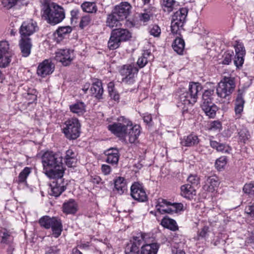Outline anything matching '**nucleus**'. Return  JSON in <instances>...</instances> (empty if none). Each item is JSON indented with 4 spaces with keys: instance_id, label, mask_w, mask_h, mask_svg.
<instances>
[{
    "instance_id": "obj_36",
    "label": "nucleus",
    "mask_w": 254,
    "mask_h": 254,
    "mask_svg": "<svg viewBox=\"0 0 254 254\" xmlns=\"http://www.w3.org/2000/svg\"><path fill=\"white\" fill-rule=\"evenodd\" d=\"M0 237L1 238L0 242L2 244H9L13 240V237L11 233L5 229H0Z\"/></svg>"
},
{
    "instance_id": "obj_22",
    "label": "nucleus",
    "mask_w": 254,
    "mask_h": 254,
    "mask_svg": "<svg viewBox=\"0 0 254 254\" xmlns=\"http://www.w3.org/2000/svg\"><path fill=\"white\" fill-rule=\"evenodd\" d=\"M22 55L24 57H28L31 53L32 44L31 38H21L19 42Z\"/></svg>"
},
{
    "instance_id": "obj_28",
    "label": "nucleus",
    "mask_w": 254,
    "mask_h": 254,
    "mask_svg": "<svg viewBox=\"0 0 254 254\" xmlns=\"http://www.w3.org/2000/svg\"><path fill=\"white\" fill-rule=\"evenodd\" d=\"M90 91L92 96L97 99H100L103 93L101 81L97 79L94 82L90 88Z\"/></svg>"
},
{
    "instance_id": "obj_43",
    "label": "nucleus",
    "mask_w": 254,
    "mask_h": 254,
    "mask_svg": "<svg viewBox=\"0 0 254 254\" xmlns=\"http://www.w3.org/2000/svg\"><path fill=\"white\" fill-rule=\"evenodd\" d=\"M234 57V52L231 50H228L224 53L222 55L221 64H223L228 65L231 62Z\"/></svg>"
},
{
    "instance_id": "obj_11",
    "label": "nucleus",
    "mask_w": 254,
    "mask_h": 254,
    "mask_svg": "<svg viewBox=\"0 0 254 254\" xmlns=\"http://www.w3.org/2000/svg\"><path fill=\"white\" fill-rule=\"evenodd\" d=\"M138 69L134 64L124 65L120 70L123 76L122 81L126 84H131L135 81V77Z\"/></svg>"
},
{
    "instance_id": "obj_61",
    "label": "nucleus",
    "mask_w": 254,
    "mask_h": 254,
    "mask_svg": "<svg viewBox=\"0 0 254 254\" xmlns=\"http://www.w3.org/2000/svg\"><path fill=\"white\" fill-rule=\"evenodd\" d=\"M36 90H35V89H33L31 93H28V95L30 96V97L29 99L32 101L30 103H31L33 101L37 100V95L36 94Z\"/></svg>"
},
{
    "instance_id": "obj_29",
    "label": "nucleus",
    "mask_w": 254,
    "mask_h": 254,
    "mask_svg": "<svg viewBox=\"0 0 254 254\" xmlns=\"http://www.w3.org/2000/svg\"><path fill=\"white\" fill-rule=\"evenodd\" d=\"M159 247L157 243L146 244L141 247L140 254H157Z\"/></svg>"
},
{
    "instance_id": "obj_19",
    "label": "nucleus",
    "mask_w": 254,
    "mask_h": 254,
    "mask_svg": "<svg viewBox=\"0 0 254 254\" xmlns=\"http://www.w3.org/2000/svg\"><path fill=\"white\" fill-rule=\"evenodd\" d=\"M245 92V89H239L238 94L235 102V112L238 118L241 116V113L243 111L244 104L245 101L243 98V94Z\"/></svg>"
},
{
    "instance_id": "obj_40",
    "label": "nucleus",
    "mask_w": 254,
    "mask_h": 254,
    "mask_svg": "<svg viewBox=\"0 0 254 254\" xmlns=\"http://www.w3.org/2000/svg\"><path fill=\"white\" fill-rule=\"evenodd\" d=\"M81 6L84 11L88 13L96 12L97 10L96 4L94 2H84L81 4Z\"/></svg>"
},
{
    "instance_id": "obj_25",
    "label": "nucleus",
    "mask_w": 254,
    "mask_h": 254,
    "mask_svg": "<svg viewBox=\"0 0 254 254\" xmlns=\"http://www.w3.org/2000/svg\"><path fill=\"white\" fill-rule=\"evenodd\" d=\"M69 110L78 116H82L86 112V105L82 101H77L69 106Z\"/></svg>"
},
{
    "instance_id": "obj_35",
    "label": "nucleus",
    "mask_w": 254,
    "mask_h": 254,
    "mask_svg": "<svg viewBox=\"0 0 254 254\" xmlns=\"http://www.w3.org/2000/svg\"><path fill=\"white\" fill-rule=\"evenodd\" d=\"M210 145L213 149H215L218 152L221 153H228L230 150L229 147L226 144L214 140H210Z\"/></svg>"
},
{
    "instance_id": "obj_63",
    "label": "nucleus",
    "mask_w": 254,
    "mask_h": 254,
    "mask_svg": "<svg viewBox=\"0 0 254 254\" xmlns=\"http://www.w3.org/2000/svg\"><path fill=\"white\" fill-rule=\"evenodd\" d=\"M71 157H76V154L72 150L68 149L66 151L64 159H65L66 158H69Z\"/></svg>"
},
{
    "instance_id": "obj_3",
    "label": "nucleus",
    "mask_w": 254,
    "mask_h": 254,
    "mask_svg": "<svg viewBox=\"0 0 254 254\" xmlns=\"http://www.w3.org/2000/svg\"><path fill=\"white\" fill-rule=\"evenodd\" d=\"M201 89L202 86L199 83H190L189 91L179 95L178 107L182 108L184 110H187L188 106L193 105L196 102L198 93Z\"/></svg>"
},
{
    "instance_id": "obj_16",
    "label": "nucleus",
    "mask_w": 254,
    "mask_h": 254,
    "mask_svg": "<svg viewBox=\"0 0 254 254\" xmlns=\"http://www.w3.org/2000/svg\"><path fill=\"white\" fill-rule=\"evenodd\" d=\"M143 242V237L141 234L133 237V240L127 245L125 248V254H139V248Z\"/></svg>"
},
{
    "instance_id": "obj_39",
    "label": "nucleus",
    "mask_w": 254,
    "mask_h": 254,
    "mask_svg": "<svg viewBox=\"0 0 254 254\" xmlns=\"http://www.w3.org/2000/svg\"><path fill=\"white\" fill-rule=\"evenodd\" d=\"M31 173V169L29 167H25L20 173L16 181L19 184H26L27 177Z\"/></svg>"
},
{
    "instance_id": "obj_18",
    "label": "nucleus",
    "mask_w": 254,
    "mask_h": 254,
    "mask_svg": "<svg viewBox=\"0 0 254 254\" xmlns=\"http://www.w3.org/2000/svg\"><path fill=\"white\" fill-rule=\"evenodd\" d=\"M234 48L236 55L234 58V63L237 67H239L244 64L245 49L243 44L240 43L235 45Z\"/></svg>"
},
{
    "instance_id": "obj_57",
    "label": "nucleus",
    "mask_w": 254,
    "mask_h": 254,
    "mask_svg": "<svg viewBox=\"0 0 254 254\" xmlns=\"http://www.w3.org/2000/svg\"><path fill=\"white\" fill-rule=\"evenodd\" d=\"M209 228L207 226H204L200 231L198 232L199 238H203L206 237L208 232Z\"/></svg>"
},
{
    "instance_id": "obj_31",
    "label": "nucleus",
    "mask_w": 254,
    "mask_h": 254,
    "mask_svg": "<svg viewBox=\"0 0 254 254\" xmlns=\"http://www.w3.org/2000/svg\"><path fill=\"white\" fill-rule=\"evenodd\" d=\"M13 55V53L0 52V67L4 68L8 66Z\"/></svg>"
},
{
    "instance_id": "obj_49",
    "label": "nucleus",
    "mask_w": 254,
    "mask_h": 254,
    "mask_svg": "<svg viewBox=\"0 0 254 254\" xmlns=\"http://www.w3.org/2000/svg\"><path fill=\"white\" fill-rule=\"evenodd\" d=\"M0 52L13 53L9 49V45L8 41L6 40L0 41Z\"/></svg>"
},
{
    "instance_id": "obj_8",
    "label": "nucleus",
    "mask_w": 254,
    "mask_h": 254,
    "mask_svg": "<svg viewBox=\"0 0 254 254\" xmlns=\"http://www.w3.org/2000/svg\"><path fill=\"white\" fill-rule=\"evenodd\" d=\"M117 120L119 123L112 124V133L121 140L127 142L126 135L128 127L131 125V122L124 117H121Z\"/></svg>"
},
{
    "instance_id": "obj_42",
    "label": "nucleus",
    "mask_w": 254,
    "mask_h": 254,
    "mask_svg": "<svg viewBox=\"0 0 254 254\" xmlns=\"http://www.w3.org/2000/svg\"><path fill=\"white\" fill-rule=\"evenodd\" d=\"M184 23L172 17L171 25L172 32L174 34H178L180 29L182 28Z\"/></svg>"
},
{
    "instance_id": "obj_37",
    "label": "nucleus",
    "mask_w": 254,
    "mask_h": 254,
    "mask_svg": "<svg viewBox=\"0 0 254 254\" xmlns=\"http://www.w3.org/2000/svg\"><path fill=\"white\" fill-rule=\"evenodd\" d=\"M188 12V10L187 8H181L179 10L174 13L172 17L178 20L180 22L185 23Z\"/></svg>"
},
{
    "instance_id": "obj_26",
    "label": "nucleus",
    "mask_w": 254,
    "mask_h": 254,
    "mask_svg": "<svg viewBox=\"0 0 254 254\" xmlns=\"http://www.w3.org/2000/svg\"><path fill=\"white\" fill-rule=\"evenodd\" d=\"M78 205L73 199H70L63 205V211L66 214H75L77 211Z\"/></svg>"
},
{
    "instance_id": "obj_2",
    "label": "nucleus",
    "mask_w": 254,
    "mask_h": 254,
    "mask_svg": "<svg viewBox=\"0 0 254 254\" xmlns=\"http://www.w3.org/2000/svg\"><path fill=\"white\" fill-rule=\"evenodd\" d=\"M43 171L48 178L63 176L64 169L60 152L47 151L42 156Z\"/></svg>"
},
{
    "instance_id": "obj_33",
    "label": "nucleus",
    "mask_w": 254,
    "mask_h": 254,
    "mask_svg": "<svg viewBox=\"0 0 254 254\" xmlns=\"http://www.w3.org/2000/svg\"><path fill=\"white\" fill-rule=\"evenodd\" d=\"M161 5L165 12L170 13L177 6L178 2L175 0H161Z\"/></svg>"
},
{
    "instance_id": "obj_50",
    "label": "nucleus",
    "mask_w": 254,
    "mask_h": 254,
    "mask_svg": "<svg viewBox=\"0 0 254 254\" xmlns=\"http://www.w3.org/2000/svg\"><path fill=\"white\" fill-rule=\"evenodd\" d=\"M45 254H60V249L57 246H49L45 248Z\"/></svg>"
},
{
    "instance_id": "obj_30",
    "label": "nucleus",
    "mask_w": 254,
    "mask_h": 254,
    "mask_svg": "<svg viewBox=\"0 0 254 254\" xmlns=\"http://www.w3.org/2000/svg\"><path fill=\"white\" fill-rule=\"evenodd\" d=\"M161 224L164 227L168 228L171 231H175L178 230V226L176 221L168 217H164L161 221Z\"/></svg>"
},
{
    "instance_id": "obj_34",
    "label": "nucleus",
    "mask_w": 254,
    "mask_h": 254,
    "mask_svg": "<svg viewBox=\"0 0 254 254\" xmlns=\"http://www.w3.org/2000/svg\"><path fill=\"white\" fill-rule=\"evenodd\" d=\"M152 57L153 56L150 52L148 51H144L141 57L138 58L137 64L140 68H142L149 61L152 59Z\"/></svg>"
},
{
    "instance_id": "obj_53",
    "label": "nucleus",
    "mask_w": 254,
    "mask_h": 254,
    "mask_svg": "<svg viewBox=\"0 0 254 254\" xmlns=\"http://www.w3.org/2000/svg\"><path fill=\"white\" fill-rule=\"evenodd\" d=\"M91 18L89 15L83 16L79 24L80 27L83 29L89 24Z\"/></svg>"
},
{
    "instance_id": "obj_14",
    "label": "nucleus",
    "mask_w": 254,
    "mask_h": 254,
    "mask_svg": "<svg viewBox=\"0 0 254 254\" xmlns=\"http://www.w3.org/2000/svg\"><path fill=\"white\" fill-rule=\"evenodd\" d=\"M130 195L135 200L144 202L147 200V196L142 184L134 182L130 187Z\"/></svg>"
},
{
    "instance_id": "obj_45",
    "label": "nucleus",
    "mask_w": 254,
    "mask_h": 254,
    "mask_svg": "<svg viewBox=\"0 0 254 254\" xmlns=\"http://www.w3.org/2000/svg\"><path fill=\"white\" fill-rule=\"evenodd\" d=\"M239 136L240 140L244 143L251 137L249 130L246 127H243L240 130L239 132Z\"/></svg>"
},
{
    "instance_id": "obj_48",
    "label": "nucleus",
    "mask_w": 254,
    "mask_h": 254,
    "mask_svg": "<svg viewBox=\"0 0 254 254\" xmlns=\"http://www.w3.org/2000/svg\"><path fill=\"white\" fill-rule=\"evenodd\" d=\"M214 90L208 89L205 90L202 94V100L203 102H212L213 98L212 96L214 94Z\"/></svg>"
},
{
    "instance_id": "obj_41",
    "label": "nucleus",
    "mask_w": 254,
    "mask_h": 254,
    "mask_svg": "<svg viewBox=\"0 0 254 254\" xmlns=\"http://www.w3.org/2000/svg\"><path fill=\"white\" fill-rule=\"evenodd\" d=\"M72 30L71 27L69 26L60 27L56 30V34L58 37L63 38L71 33Z\"/></svg>"
},
{
    "instance_id": "obj_13",
    "label": "nucleus",
    "mask_w": 254,
    "mask_h": 254,
    "mask_svg": "<svg viewBox=\"0 0 254 254\" xmlns=\"http://www.w3.org/2000/svg\"><path fill=\"white\" fill-rule=\"evenodd\" d=\"M74 57L73 50L68 49H60L56 52L55 59L61 63L63 65L67 66L71 64Z\"/></svg>"
},
{
    "instance_id": "obj_24",
    "label": "nucleus",
    "mask_w": 254,
    "mask_h": 254,
    "mask_svg": "<svg viewBox=\"0 0 254 254\" xmlns=\"http://www.w3.org/2000/svg\"><path fill=\"white\" fill-rule=\"evenodd\" d=\"M195 189L189 184L184 185L181 187V194L184 197L190 199L196 195Z\"/></svg>"
},
{
    "instance_id": "obj_59",
    "label": "nucleus",
    "mask_w": 254,
    "mask_h": 254,
    "mask_svg": "<svg viewBox=\"0 0 254 254\" xmlns=\"http://www.w3.org/2000/svg\"><path fill=\"white\" fill-rule=\"evenodd\" d=\"M172 252L174 254H185V252L177 245L173 246L172 248Z\"/></svg>"
},
{
    "instance_id": "obj_10",
    "label": "nucleus",
    "mask_w": 254,
    "mask_h": 254,
    "mask_svg": "<svg viewBox=\"0 0 254 254\" xmlns=\"http://www.w3.org/2000/svg\"><path fill=\"white\" fill-rule=\"evenodd\" d=\"M63 177L50 178L54 179L50 185V190L49 193L50 195L58 197L66 190L67 183L64 181Z\"/></svg>"
},
{
    "instance_id": "obj_12",
    "label": "nucleus",
    "mask_w": 254,
    "mask_h": 254,
    "mask_svg": "<svg viewBox=\"0 0 254 254\" xmlns=\"http://www.w3.org/2000/svg\"><path fill=\"white\" fill-rule=\"evenodd\" d=\"M38 29L36 22L32 19L24 21L22 22L19 29V33L21 38H30L29 37Z\"/></svg>"
},
{
    "instance_id": "obj_54",
    "label": "nucleus",
    "mask_w": 254,
    "mask_h": 254,
    "mask_svg": "<svg viewBox=\"0 0 254 254\" xmlns=\"http://www.w3.org/2000/svg\"><path fill=\"white\" fill-rule=\"evenodd\" d=\"M245 212L250 216L254 217V201L251 202L245 208Z\"/></svg>"
},
{
    "instance_id": "obj_32",
    "label": "nucleus",
    "mask_w": 254,
    "mask_h": 254,
    "mask_svg": "<svg viewBox=\"0 0 254 254\" xmlns=\"http://www.w3.org/2000/svg\"><path fill=\"white\" fill-rule=\"evenodd\" d=\"M185 41L181 38H176L172 44L174 50L178 54H183L185 48Z\"/></svg>"
},
{
    "instance_id": "obj_4",
    "label": "nucleus",
    "mask_w": 254,
    "mask_h": 254,
    "mask_svg": "<svg viewBox=\"0 0 254 254\" xmlns=\"http://www.w3.org/2000/svg\"><path fill=\"white\" fill-rule=\"evenodd\" d=\"M42 16L48 23L55 25L64 19L65 11L63 7L53 2L45 7Z\"/></svg>"
},
{
    "instance_id": "obj_27",
    "label": "nucleus",
    "mask_w": 254,
    "mask_h": 254,
    "mask_svg": "<svg viewBox=\"0 0 254 254\" xmlns=\"http://www.w3.org/2000/svg\"><path fill=\"white\" fill-rule=\"evenodd\" d=\"M199 139L196 135L190 134L185 136L182 139L181 143L183 146L187 147L194 146L198 144Z\"/></svg>"
},
{
    "instance_id": "obj_58",
    "label": "nucleus",
    "mask_w": 254,
    "mask_h": 254,
    "mask_svg": "<svg viewBox=\"0 0 254 254\" xmlns=\"http://www.w3.org/2000/svg\"><path fill=\"white\" fill-rule=\"evenodd\" d=\"M141 117L144 123L147 125H150L152 122V117L150 114L148 113L142 114Z\"/></svg>"
},
{
    "instance_id": "obj_7",
    "label": "nucleus",
    "mask_w": 254,
    "mask_h": 254,
    "mask_svg": "<svg viewBox=\"0 0 254 254\" xmlns=\"http://www.w3.org/2000/svg\"><path fill=\"white\" fill-rule=\"evenodd\" d=\"M156 209L161 214H173L182 211L184 205L182 203H171L165 199L159 198L157 201Z\"/></svg>"
},
{
    "instance_id": "obj_38",
    "label": "nucleus",
    "mask_w": 254,
    "mask_h": 254,
    "mask_svg": "<svg viewBox=\"0 0 254 254\" xmlns=\"http://www.w3.org/2000/svg\"><path fill=\"white\" fill-rule=\"evenodd\" d=\"M152 15L153 13L150 10L145 9L143 12L138 14L137 18L141 22L145 24L150 20Z\"/></svg>"
},
{
    "instance_id": "obj_52",
    "label": "nucleus",
    "mask_w": 254,
    "mask_h": 254,
    "mask_svg": "<svg viewBox=\"0 0 254 254\" xmlns=\"http://www.w3.org/2000/svg\"><path fill=\"white\" fill-rule=\"evenodd\" d=\"M120 157L119 150L112 147V165L117 164L118 163Z\"/></svg>"
},
{
    "instance_id": "obj_6",
    "label": "nucleus",
    "mask_w": 254,
    "mask_h": 254,
    "mask_svg": "<svg viewBox=\"0 0 254 254\" xmlns=\"http://www.w3.org/2000/svg\"><path fill=\"white\" fill-rule=\"evenodd\" d=\"M236 87L235 79L232 77H225L218 84L216 88L217 96L224 99L223 102L228 103L231 94Z\"/></svg>"
},
{
    "instance_id": "obj_60",
    "label": "nucleus",
    "mask_w": 254,
    "mask_h": 254,
    "mask_svg": "<svg viewBox=\"0 0 254 254\" xmlns=\"http://www.w3.org/2000/svg\"><path fill=\"white\" fill-rule=\"evenodd\" d=\"M79 14V10L76 9H72L70 11L71 15V20L73 21L74 20L77 19V16Z\"/></svg>"
},
{
    "instance_id": "obj_17",
    "label": "nucleus",
    "mask_w": 254,
    "mask_h": 254,
    "mask_svg": "<svg viewBox=\"0 0 254 254\" xmlns=\"http://www.w3.org/2000/svg\"><path fill=\"white\" fill-rule=\"evenodd\" d=\"M141 127L138 125H131L128 127L127 131L126 138L127 137V142L126 143H134L138 139V136L140 134Z\"/></svg>"
},
{
    "instance_id": "obj_62",
    "label": "nucleus",
    "mask_w": 254,
    "mask_h": 254,
    "mask_svg": "<svg viewBox=\"0 0 254 254\" xmlns=\"http://www.w3.org/2000/svg\"><path fill=\"white\" fill-rule=\"evenodd\" d=\"M102 171L105 175H108L111 172L110 166L107 165H102Z\"/></svg>"
},
{
    "instance_id": "obj_21",
    "label": "nucleus",
    "mask_w": 254,
    "mask_h": 254,
    "mask_svg": "<svg viewBox=\"0 0 254 254\" xmlns=\"http://www.w3.org/2000/svg\"><path fill=\"white\" fill-rule=\"evenodd\" d=\"M114 188L113 191L120 195L123 194L127 190V182L122 177H118L114 180Z\"/></svg>"
},
{
    "instance_id": "obj_47",
    "label": "nucleus",
    "mask_w": 254,
    "mask_h": 254,
    "mask_svg": "<svg viewBox=\"0 0 254 254\" xmlns=\"http://www.w3.org/2000/svg\"><path fill=\"white\" fill-rule=\"evenodd\" d=\"M227 163V158L225 156H222L216 160L215 167L218 170L220 171L223 169Z\"/></svg>"
},
{
    "instance_id": "obj_51",
    "label": "nucleus",
    "mask_w": 254,
    "mask_h": 254,
    "mask_svg": "<svg viewBox=\"0 0 254 254\" xmlns=\"http://www.w3.org/2000/svg\"><path fill=\"white\" fill-rule=\"evenodd\" d=\"M243 191L245 193L253 194L254 193V183L246 184L243 187Z\"/></svg>"
},
{
    "instance_id": "obj_44",
    "label": "nucleus",
    "mask_w": 254,
    "mask_h": 254,
    "mask_svg": "<svg viewBox=\"0 0 254 254\" xmlns=\"http://www.w3.org/2000/svg\"><path fill=\"white\" fill-rule=\"evenodd\" d=\"M199 177L196 174H190L187 179V184L196 188L199 184Z\"/></svg>"
},
{
    "instance_id": "obj_9",
    "label": "nucleus",
    "mask_w": 254,
    "mask_h": 254,
    "mask_svg": "<svg viewBox=\"0 0 254 254\" xmlns=\"http://www.w3.org/2000/svg\"><path fill=\"white\" fill-rule=\"evenodd\" d=\"M40 225L46 229L52 228L53 235L55 238L59 237L62 231V224L60 220L56 218H51L45 216L40 218L39 221Z\"/></svg>"
},
{
    "instance_id": "obj_64",
    "label": "nucleus",
    "mask_w": 254,
    "mask_h": 254,
    "mask_svg": "<svg viewBox=\"0 0 254 254\" xmlns=\"http://www.w3.org/2000/svg\"><path fill=\"white\" fill-rule=\"evenodd\" d=\"M211 127L215 129H220L221 127V124L218 121H214L211 123Z\"/></svg>"
},
{
    "instance_id": "obj_55",
    "label": "nucleus",
    "mask_w": 254,
    "mask_h": 254,
    "mask_svg": "<svg viewBox=\"0 0 254 254\" xmlns=\"http://www.w3.org/2000/svg\"><path fill=\"white\" fill-rule=\"evenodd\" d=\"M125 25L129 28L133 27L137 28L139 27L138 21L137 20H135L134 19L126 20Z\"/></svg>"
},
{
    "instance_id": "obj_56",
    "label": "nucleus",
    "mask_w": 254,
    "mask_h": 254,
    "mask_svg": "<svg viewBox=\"0 0 254 254\" xmlns=\"http://www.w3.org/2000/svg\"><path fill=\"white\" fill-rule=\"evenodd\" d=\"M66 165L69 167H72L75 165L77 159L76 157H71L65 159Z\"/></svg>"
},
{
    "instance_id": "obj_23",
    "label": "nucleus",
    "mask_w": 254,
    "mask_h": 254,
    "mask_svg": "<svg viewBox=\"0 0 254 254\" xmlns=\"http://www.w3.org/2000/svg\"><path fill=\"white\" fill-rule=\"evenodd\" d=\"M201 107L206 115L209 118L215 117L218 107L212 102H202Z\"/></svg>"
},
{
    "instance_id": "obj_20",
    "label": "nucleus",
    "mask_w": 254,
    "mask_h": 254,
    "mask_svg": "<svg viewBox=\"0 0 254 254\" xmlns=\"http://www.w3.org/2000/svg\"><path fill=\"white\" fill-rule=\"evenodd\" d=\"M219 184V180L217 176L208 177L205 181L203 189L209 192H213L218 188Z\"/></svg>"
},
{
    "instance_id": "obj_15",
    "label": "nucleus",
    "mask_w": 254,
    "mask_h": 254,
    "mask_svg": "<svg viewBox=\"0 0 254 254\" xmlns=\"http://www.w3.org/2000/svg\"><path fill=\"white\" fill-rule=\"evenodd\" d=\"M55 69V65L50 59H47L40 63L37 68V73L39 76L45 77L53 73Z\"/></svg>"
},
{
    "instance_id": "obj_1",
    "label": "nucleus",
    "mask_w": 254,
    "mask_h": 254,
    "mask_svg": "<svg viewBox=\"0 0 254 254\" xmlns=\"http://www.w3.org/2000/svg\"><path fill=\"white\" fill-rule=\"evenodd\" d=\"M131 6L128 2H122L115 6L112 12V50L118 48L120 43L131 37L130 33L121 28L122 23L130 13Z\"/></svg>"
},
{
    "instance_id": "obj_46",
    "label": "nucleus",
    "mask_w": 254,
    "mask_h": 254,
    "mask_svg": "<svg viewBox=\"0 0 254 254\" xmlns=\"http://www.w3.org/2000/svg\"><path fill=\"white\" fill-rule=\"evenodd\" d=\"M148 31L150 34L155 37H159L161 34L160 28L156 24L151 25L148 28Z\"/></svg>"
},
{
    "instance_id": "obj_5",
    "label": "nucleus",
    "mask_w": 254,
    "mask_h": 254,
    "mask_svg": "<svg viewBox=\"0 0 254 254\" xmlns=\"http://www.w3.org/2000/svg\"><path fill=\"white\" fill-rule=\"evenodd\" d=\"M62 130L67 139L74 140L80 136L81 124L77 118H70L63 123Z\"/></svg>"
}]
</instances>
